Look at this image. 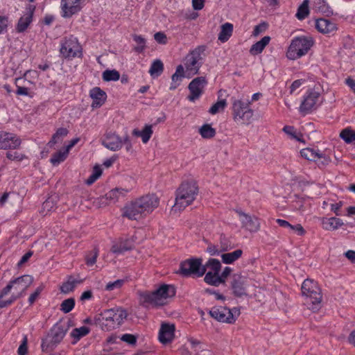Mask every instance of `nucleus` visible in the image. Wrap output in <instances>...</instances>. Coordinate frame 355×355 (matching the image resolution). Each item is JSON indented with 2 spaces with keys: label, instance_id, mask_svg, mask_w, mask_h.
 <instances>
[{
  "label": "nucleus",
  "instance_id": "1",
  "mask_svg": "<svg viewBox=\"0 0 355 355\" xmlns=\"http://www.w3.org/2000/svg\"><path fill=\"white\" fill-rule=\"evenodd\" d=\"M159 203L155 194H148L128 203L123 209L122 216L130 220H139L151 214Z\"/></svg>",
  "mask_w": 355,
  "mask_h": 355
},
{
  "label": "nucleus",
  "instance_id": "2",
  "mask_svg": "<svg viewBox=\"0 0 355 355\" xmlns=\"http://www.w3.org/2000/svg\"><path fill=\"white\" fill-rule=\"evenodd\" d=\"M33 282V277L28 275H22L10 281L0 293V309L10 305L22 297Z\"/></svg>",
  "mask_w": 355,
  "mask_h": 355
},
{
  "label": "nucleus",
  "instance_id": "3",
  "mask_svg": "<svg viewBox=\"0 0 355 355\" xmlns=\"http://www.w3.org/2000/svg\"><path fill=\"white\" fill-rule=\"evenodd\" d=\"M127 316V311L119 307L105 310L95 318V322L99 324L102 330L110 331L119 327Z\"/></svg>",
  "mask_w": 355,
  "mask_h": 355
},
{
  "label": "nucleus",
  "instance_id": "4",
  "mask_svg": "<svg viewBox=\"0 0 355 355\" xmlns=\"http://www.w3.org/2000/svg\"><path fill=\"white\" fill-rule=\"evenodd\" d=\"M198 193V187L193 181L181 184L176 191L175 202L172 211L178 212L190 205Z\"/></svg>",
  "mask_w": 355,
  "mask_h": 355
},
{
  "label": "nucleus",
  "instance_id": "5",
  "mask_svg": "<svg viewBox=\"0 0 355 355\" xmlns=\"http://www.w3.org/2000/svg\"><path fill=\"white\" fill-rule=\"evenodd\" d=\"M301 289L307 309L313 313L318 312L322 308V295L317 282L306 279L302 283Z\"/></svg>",
  "mask_w": 355,
  "mask_h": 355
},
{
  "label": "nucleus",
  "instance_id": "6",
  "mask_svg": "<svg viewBox=\"0 0 355 355\" xmlns=\"http://www.w3.org/2000/svg\"><path fill=\"white\" fill-rule=\"evenodd\" d=\"M175 288L173 285L163 284L153 292L140 293L141 299L144 303H150L155 306H162L168 297L175 295Z\"/></svg>",
  "mask_w": 355,
  "mask_h": 355
},
{
  "label": "nucleus",
  "instance_id": "7",
  "mask_svg": "<svg viewBox=\"0 0 355 355\" xmlns=\"http://www.w3.org/2000/svg\"><path fill=\"white\" fill-rule=\"evenodd\" d=\"M313 44V40L311 37H295L288 49L286 57L289 60H297L306 54Z\"/></svg>",
  "mask_w": 355,
  "mask_h": 355
},
{
  "label": "nucleus",
  "instance_id": "8",
  "mask_svg": "<svg viewBox=\"0 0 355 355\" xmlns=\"http://www.w3.org/2000/svg\"><path fill=\"white\" fill-rule=\"evenodd\" d=\"M69 329L68 325L57 323L53 327L48 335L42 340V349L43 352H50L62 340Z\"/></svg>",
  "mask_w": 355,
  "mask_h": 355
},
{
  "label": "nucleus",
  "instance_id": "9",
  "mask_svg": "<svg viewBox=\"0 0 355 355\" xmlns=\"http://www.w3.org/2000/svg\"><path fill=\"white\" fill-rule=\"evenodd\" d=\"M250 102L245 103L234 99L232 102V117L238 124L248 125L253 118L254 111L250 107Z\"/></svg>",
  "mask_w": 355,
  "mask_h": 355
},
{
  "label": "nucleus",
  "instance_id": "10",
  "mask_svg": "<svg viewBox=\"0 0 355 355\" xmlns=\"http://www.w3.org/2000/svg\"><path fill=\"white\" fill-rule=\"evenodd\" d=\"M179 273L184 277H202L205 269L202 268V258H190L180 263Z\"/></svg>",
  "mask_w": 355,
  "mask_h": 355
},
{
  "label": "nucleus",
  "instance_id": "11",
  "mask_svg": "<svg viewBox=\"0 0 355 355\" xmlns=\"http://www.w3.org/2000/svg\"><path fill=\"white\" fill-rule=\"evenodd\" d=\"M210 316L220 322L234 324L240 315V309H230L226 306H214L209 312Z\"/></svg>",
  "mask_w": 355,
  "mask_h": 355
},
{
  "label": "nucleus",
  "instance_id": "12",
  "mask_svg": "<svg viewBox=\"0 0 355 355\" xmlns=\"http://www.w3.org/2000/svg\"><path fill=\"white\" fill-rule=\"evenodd\" d=\"M205 50V47L204 46H199L186 55L184 60V64L186 72L189 76H193L198 73L199 69L202 65L201 60L202 58L201 55Z\"/></svg>",
  "mask_w": 355,
  "mask_h": 355
},
{
  "label": "nucleus",
  "instance_id": "13",
  "mask_svg": "<svg viewBox=\"0 0 355 355\" xmlns=\"http://www.w3.org/2000/svg\"><path fill=\"white\" fill-rule=\"evenodd\" d=\"M127 190L123 189L115 188L105 193V196H101L94 201V204L98 207H104L110 204H113L123 198Z\"/></svg>",
  "mask_w": 355,
  "mask_h": 355
},
{
  "label": "nucleus",
  "instance_id": "14",
  "mask_svg": "<svg viewBox=\"0 0 355 355\" xmlns=\"http://www.w3.org/2000/svg\"><path fill=\"white\" fill-rule=\"evenodd\" d=\"M320 96V92L319 90H316L315 88L309 89L304 96L299 108L300 112L306 114L316 109V103Z\"/></svg>",
  "mask_w": 355,
  "mask_h": 355
},
{
  "label": "nucleus",
  "instance_id": "15",
  "mask_svg": "<svg viewBox=\"0 0 355 355\" xmlns=\"http://www.w3.org/2000/svg\"><path fill=\"white\" fill-rule=\"evenodd\" d=\"M221 263L218 259L210 258L205 263L202 264V268L205 269V282L211 286H214L215 279L216 278L218 272L221 270Z\"/></svg>",
  "mask_w": 355,
  "mask_h": 355
},
{
  "label": "nucleus",
  "instance_id": "16",
  "mask_svg": "<svg viewBox=\"0 0 355 355\" xmlns=\"http://www.w3.org/2000/svg\"><path fill=\"white\" fill-rule=\"evenodd\" d=\"M230 285L232 293L236 297H241L248 295V277L241 272L233 274Z\"/></svg>",
  "mask_w": 355,
  "mask_h": 355
},
{
  "label": "nucleus",
  "instance_id": "17",
  "mask_svg": "<svg viewBox=\"0 0 355 355\" xmlns=\"http://www.w3.org/2000/svg\"><path fill=\"white\" fill-rule=\"evenodd\" d=\"M236 213L240 217L242 227L250 232L254 233L259 231L261 223L258 217L251 216L241 210H237Z\"/></svg>",
  "mask_w": 355,
  "mask_h": 355
},
{
  "label": "nucleus",
  "instance_id": "18",
  "mask_svg": "<svg viewBox=\"0 0 355 355\" xmlns=\"http://www.w3.org/2000/svg\"><path fill=\"white\" fill-rule=\"evenodd\" d=\"M207 83V81L203 76L197 77L192 80L188 86L190 94L188 96L187 98L190 101H194L199 98L203 93L204 88Z\"/></svg>",
  "mask_w": 355,
  "mask_h": 355
},
{
  "label": "nucleus",
  "instance_id": "19",
  "mask_svg": "<svg viewBox=\"0 0 355 355\" xmlns=\"http://www.w3.org/2000/svg\"><path fill=\"white\" fill-rule=\"evenodd\" d=\"M80 52V46L76 37L73 36L66 39L62 44L60 53L65 58H73Z\"/></svg>",
  "mask_w": 355,
  "mask_h": 355
},
{
  "label": "nucleus",
  "instance_id": "20",
  "mask_svg": "<svg viewBox=\"0 0 355 355\" xmlns=\"http://www.w3.org/2000/svg\"><path fill=\"white\" fill-rule=\"evenodd\" d=\"M21 139L15 134L0 132V149H16L21 145Z\"/></svg>",
  "mask_w": 355,
  "mask_h": 355
},
{
  "label": "nucleus",
  "instance_id": "21",
  "mask_svg": "<svg viewBox=\"0 0 355 355\" xmlns=\"http://www.w3.org/2000/svg\"><path fill=\"white\" fill-rule=\"evenodd\" d=\"M102 144L107 149L112 151H117L122 148V139L114 132H107L102 141Z\"/></svg>",
  "mask_w": 355,
  "mask_h": 355
},
{
  "label": "nucleus",
  "instance_id": "22",
  "mask_svg": "<svg viewBox=\"0 0 355 355\" xmlns=\"http://www.w3.org/2000/svg\"><path fill=\"white\" fill-rule=\"evenodd\" d=\"M62 16L71 17L80 10V0H62Z\"/></svg>",
  "mask_w": 355,
  "mask_h": 355
},
{
  "label": "nucleus",
  "instance_id": "23",
  "mask_svg": "<svg viewBox=\"0 0 355 355\" xmlns=\"http://www.w3.org/2000/svg\"><path fill=\"white\" fill-rule=\"evenodd\" d=\"M175 325L163 323L159 332V340L162 344H168L174 338Z\"/></svg>",
  "mask_w": 355,
  "mask_h": 355
},
{
  "label": "nucleus",
  "instance_id": "24",
  "mask_svg": "<svg viewBox=\"0 0 355 355\" xmlns=\"http://www.w3.org/2000/svg\"><path fill=\"white\" fill-rule=\"evenodd\" d=\"M35 7L33 5H28L26 8V12L21 17L17 23L16 30L19 33H22L26 31L32 21L33 15L35 11Z\"/></svg>",
  "mask_w": 355,
  "mask_h": 355
},
{
  "label": "nucleus",
  "instance_id": "25",
  "mask_svg": "<svg viewBox=\"0 0 355 355\" xmlns=\"http://www.w3.org/2000/svg\"><path fill=\"white\" fill-rule=\"evenodd\" d=\"M89 96L92 99L91 106L93 109L101 107L107 98L106 93L98 87H94L90 90Z\"/></svg>",
  "mask_w": 355,
  "mask_h": 355
},
{
  "label": "nucleus",
  "instance_id": "26",
  "mask_svg": "<svg viewBox=\"0 0 355 355\" xmlns=\"http://www.w3.org/2000/svg\"><path fill=\"white\" fill-rule=\"evenodd\" d=\"M315 28L319 32L323 34H329L337 30V26L335 23L324 18L316 20Z\"/></svg>",
  "mask_w": 355,
  "mask_h": 355
},
{
  "label": "nucleus",
  "instance_id": "27",
  "mask_svg": "<svg viewBox=\"0 0 355 355\" xmlns=\"http://www.w3.org/2000/svg\"><path fill=\"white\" fill-rule=\"evenodd\" d=\"M321 222L322 228L327 231H335L344 225L343 220L336 217L322 218Z\"/></svg>",
  "mask_w": 355,
  "mask_h": 355
},
{
  "label": "nucleus",
  "instance_id": "28",
  "mask_svg": "<svg viewBox=\"0 0 355 355\" xmlns=\"http://www.w3.org/2000/svg\"><path fill=\"white\" fill-rule=\"evenodd\" d=\"M153 131V125L146 124L141 130L134 129L132 135L136 137H140L144 144H146L150 139Z\"/></svg>",
  "mask_w": 355,
  "mask_h": 355
},
{
  "label": "nucleus",
  "instance_id": "29",
  "mask_svg": "<svg viewBox=\"0 0 355 355\" xmlns=\"http://www.w3.org/2000/svg\"><path fill=\"white\" fill-rule=\"evenodd\" d=\"M82 280H77L73 276H69L67 280L60 286V291L67 294L73 291L77 284L82 283Z\"/></svg>",
  "mask_w": 355,
  "mask_h": 355
},
{
  "label": "nucleus",
  "instance_id": "30",
  "mask_svg": "<svg viewBox=\"0 0 355 355\" xmlns=\"http://www.w3.org/2000/svg\"><path fill=\"white\" fill-rule=\"evenodd\" d=\"M243 254V250L241 249H237L232 252L223 253L221 254L222 261L225 264H232Z\"/></svg>",
  "mask_w": 355,
  "mask_h": 355
},
{
  "label": "nucleus",
  "instance_id": "31",
  "mask_svg": "<svg viewBox=\"0 0 355 355\" xmlns=\"http://www.w3.org/2000/svg\"><path fill=\"white\" fill-rule=\"evenodd\" d=\"M233 32V24L229 22L225 23L221 26L220 31L218 34V40L222 42H227L232 36Z\"/></svg>",
  "mask_w": 355,
  "mask_h": 355
},
{
  "label": "nucleus",
  "instance_id": "32",
  "mask_svg": "<svg viewBox=\"0 0 355 355\" xmlns=\"http://www.w3.org/2000/svg\"><path fill=\"white\" fill-rule=\"evenodd\" d=\"M270 41V37L264 36L261 40L257 42L251 46L250 49V53L252 55L261 53L264 48L269 44Z\"/></svg>",
  "mask_w": 355,
  "mask_h": 355
},
{
  "label": "nucleus",
  "instance_id": "33",
  "mask_svg": "<svg viewBox=\"0 0 355 355\" xmlns=\"http://www.w3.org/2000/svg\"><path fill=\"white\" fill-rule=\"evenodd\" d=\"M184 76V70L182 65L180 64L176 68V71L173 74L171 79L172 83L170 89L173 90L176 89L180 84L182 78Z\"/></svg>",
  "mask_w": 355,
  "mask_h": 355
},
{
  "label": "nucleus",
  "instance_id": "34",
  "mask_svg": "<svg viewBox=\"0 0 355 355\" xmlns=\"http://www.w3.org/2000/svg\"><path fill=\"white\" fill-rule=\"evenodd\" d=\"M56 208V200L53 198H49L42 204L40 210L41 214L43 216L47 215L49 213L54 211Z\"/></svg>",
  "mask_w": 355,
  "mask_h": 355
},
{
  "label": "nucleus",
  "instance_id": "35",
  "mask_svg": "<svg viewBox=\"0 0 355 355\" xmlns=\"http://www.w3.org/2000/svg\"><path fill=\"white\" fill-rule=\"evenodd\" d=\"M69 131L65 128H60L57 130L56 132L52 136L51 139L49 141L47 145L51 148L55 144L58 143L60 139L66 137L68 134Z\"/></svg>",
  "mask_w": 355,
  "mask_h": 355
},
{
  "label": "nucleus",
  "instance_id": "36",
  "mask_svg": "<svg viewBox=\"0 0 355 355\" xmlns=\"http://www.w3.org/2000/svg\"><path fill=\"white\" fill-rule=\"evenodd\" d=\"M133 248V244L128 241L121 242L118 244L113 245L111 251L113 253L121 254L125 251L130 250Z\"/></svg>",
  "mask_w": 355,
  "mask_h": 355
},
{
  "label": "nucleus",
  "instance_id": "37",
  "mask_svg": "<svg viewBox=\"0 0 355 355\" xmlns=\"http://www.w3.org/2000/svg\"><path fill=\"white\" fill-rule=\"evenodd\" d=\"M89 328L85 326H83L80 328H76L73 329V331L71 333V336L75 340L72 343L75 344L82 337L87 336L89 333Z\"/></svg>",
  "mask_w": 355,
  "mask_h": 355
},
{
  "label": "nucleus",
  "instance_id": "38",
  "mask_svg": "<svg viewBox=\"0 0 355 355\" xmlns=\"http://www.w3.org/2000/svg\"><path fill=\"white\" fill-rule=\"evenodd\" d=\"M232 272V269L230 267H225L222 271L221 274L218 272L216 278L215 279V282L214 286H218L220 284H223L225 283L227 277L230 275Z\"/></svg>",
  "mask_w": 355,
  "mask_h": 355
},
{
  "label": "nucleus",
  "instance_id": "39",
  "mask_svg": "<svg viewBox=\"0 0 355 355\" xmlns=\"http://www.w3.org/2000/svg\"><path fill=\"white\" fill-rule=\"evenodd\" d=\"M309 0H304L302 3L299 6L295 15V17L298 19L302 20L309 15Z\"/></svg>",
  "mask_w": 355,
  "mask_h": 355
},
{
  "label": "nucleus",
  "instance_id": "40",
  "mask_svg": "<svg viewBox=\"0 0 355 355\" xmlns=\"http://www.w3.org/2000/svg\"><path fill=\"white\" fill-rule=\"evenodd\" d=\"M340 137L347 144H351L355 141V131L351 128H346L340 132Z\"/></svg>",
  "mask_w": 355,
  "mask_h": 355
},
{
  "label": "nucleus",
  "instance_id": "41",
  "mask_svg": "<svg viewBox=\"0 0 355 355\" xmlns=\"http://www.w3.org/2000/svg\"><path fill=\"white\" fill-rule=\"evenodd\" d=\"M68 154L69 153L64 149L63 150H59L52 155L50 162L53 166H57L66 159Z\"/></svg>",
  "mask_w": 355,
  "mask_h": 355
},
{
  "label": "nucleus",
  "instance_id": "42",
  "mask_svg": "<svg viewBox=\"0 0 355 355\" xmlns=\"http://www.w3.org/2000/svg\"><path fill=\"white\" fill-rule=\"evenodd\" d=\"M164 70V65L160 60H155L149 69V73L151 76H159Z\"/></svg>",
  "mask_w": 355,
  "mask_h": 355
},
{
  "label": "nucleus",
  "instance_id": "43",
  "mask_svg": "<svg viewBox=\"0 0 355 355\" xmlns=\"http://www.w3.org/2000/svg\"><path fill=\"white\" fill-rule=\"evenodd\" d=\"M199 132L202 138L211 139L215 136L216 130L209 124H205L199 129Z\"/></svg>",
  "mask_w": 355,
  "mask_h": 355
},
{
  "label": "nucleus",
  "instance_id": "44",
  "mask_svg": "<svg viewBox=\"0 0 355 355\" xmlns=\"http://www.w3.org/2000/svg\"><path fill=\"white\" fill-rule=\"evenodd\" d=\"M103 79L104 81H116L120 78V73L118 71L113 70H105L103 73Z\"/></svg>",
  "mask_w": 355,
  "mask_h": 355
},
{
  "label": "nucleus",
  "instance_id": "45",
  "mask_svg": "<svg viewBox=\"0 0 355 355\" xmlns=\"http://www.w3.org/2000/svg\"><path fill=\"white\" fill-rule=\"evenodd\" d=\"M102 168L99 165H96L94 168L92 173L91 175L87 179L85 183L87 185L92 184L97 179H98L102 175Z\"/></svg>",
  "mask_w": 355,
  "mask_h": 355
},
{
  "label": "nucleus",
  "instance_id": "46",
  "mask_svg": "<svg viewBox=\"0 0 355 355\" xmlns=\"http://www.w3.org/2000/svg\"><path fill=\"white\" fill-rule=\"evenodd\" d=\"M302 157L310 161H316L317 157L319 156V153L315 151L312 148H304L300 151Z\"/></svg>",
  "mask_w": 355,
  "mask_h": 355
},
{
  "label": "nucleus",
  "instance_id": "47",
  "mask_svg": "<svg viewBox=\"0 0 355 355\" xmlns=\"http://www.w3.org/2000/svg\"><path fill=\"white\" fill-rule=\"evenodd\" d=\"M75 306V300L72 297L64 300L60 304V310L64 313H69Z\"/></svg>",
  "mask_w": 355,
  "mask_h": 355
},
{
  "label": "nucleus",
  "instance_id": "48",
  "mask_svg": "<svg viewBox=\"0 0 355 355\" xmlns=\"http://www.w3.org/2000/svg\"><path fill=\"white\" fill-rule=\"evenodd\" d=\"M226 105L227 102L225 99L219 100L210 107L209 112L211 114H216L220 110H223Z\"/></svg>",
  "mask_w": 355,
  "mask_h": 355
},
{
  "label": "nucleus",
  "instance_id": "49",
  "mask_svg": "<svg viewBox=\"0 0 355 355\" xmlns=\"http://www.w3.org/2000/svg\"><path fill=\"white\" fill-rule=\"evenodd\" d=\"M134 41L138 44L135 47V51L141 53L144 51L146 44V40L141 35H133Z\"/></svg>",
  "mask_w": 355,
  "mask_h": 355
},
{
  "label": "nucleus",
  "instance_id": "50",
  "mask_svg": "<svg viewBox=\"0 0 355 355\" xmlns=\"http://www.w3.org/2000/svg\"><path fill=\"white\" fill-rule=\"evenodd\" d=\"M205 252L210 256H218L222 253L221 250L218 245L212 244L211 243L208 244Z\"/></svg>",
  "mask_w": 355,
  "mask_h": 355
},
{
  "label": "nucleus",
  "instance_id": "51",
  "mask_svg": "<svg viewBox=\"0 0 355 355\" xmlns=\"http://www.w3.org/2000/svg\"><path fill=\"white\" fill-rule=\"evenodd\" d=\"M316 161L318 162L317 164L318 167L322 168L331 162V158L319 153V156L317 157Z\"/></svg>",
  "mask_w": 355,
  "mask_h": 355
},
{
  "label": "nucleus",
  "instance_id": "52",
  "mask_svg": "<svg viewBox=\"0 0 355 355\" xmlns=\"http://www.w3.org/2000/svg\"><path fill=\"white\" fill-rule=\"evenodd\" d=\"M123 284L124 280L123 279H117L113 282H109L105 286V290L110 291L116 288H120Z\"/></svg>",
  "mask_w": 355,
  "mask_h": 355
},
{
  "label": "nucleus",
  "instance_id": "53",
  "mask_svg": "<svg viewBox=\"0 0 355 355\" xmlns=\"http://www.w3.org/2000/svg\"><path fill=\"white\" fill-rule=\"evenodd\" d=\"M6 157L12 161H21L26 157L24 154L18 152H8L6 153Z\"/></svg>",
  "mask_w": 355,
  "mask_h": 355
},
{
  "label": "nucleus",
  "instance_id": "54",
  "mask_svg": "<svg viewBox=\"0 0 355 355\" xmlns=\"http://www.w3.org/2000/svg\"><path fill=\"white\" fill-rule=\"evenodd\" d=\"M188 341L191 345V348L195 351L196 353L199 352L202 348V343L196 338L192 337L188 338Z\"/></svg>",
  "mask_w": 355,
  "mask_h": 355
},
{
  "label": "nucleus",
  "instance_id": "55",
  "mask_svg": "<svg viewBox=\"0 0 355 355\" xmlns=\"http://www.w3.org/2000/svg\"><path fill=\"white\" fill-rule=\"evenodd\" d=\"M98 257L97 251H94L87 254L85 257V261L87 266H93L96 261Z\"/></svg>",
  "mask_w": 355,
  "mask_h": 355
},
{
  "label": "nucleus",
  "instance_id": "56",
  "mask_svg": "<svg viewBox=\"0 0 355 355\" xmlns=\"http://www.w3.org/2000/svg\"><path fill=\"white\" fill-rule=\"evenodd\" d=\"M28 339L27 336H25L23 338L22 343L18 348L17 353L18 355H26L28 352L27 347Z\"/></svg>",
  "mask_w": 355,
  "mask_h": 355
},
{
  "label": "nucleus",
  "instance_id": "57",
  "mask_svg": "<svg viewBox=\"0 0 355 355\" xmlns=\"http://www.w3.org/2000/svg\"><path fill=\"white\" fill-rule=\"evenodd\" d=\"M121 340L130 345H135L137 343V337L135 335L130 334H123L121 336Z\"/></svg>",
  "mask_w": 355,
  "mask_h": 355
},
{
  "label": "nucleus",
  "instance_id": "58",
  "mask_svg": "<svg viewBox=\"0 0 355 355\" xmlns=\"http://www.w3.org/2000/svg\"><path fill=\"white\" fill-rule=\"evenodd\" d=\"M154 39L156 42L161 44H166L167 43V37L163 32H157L154 35Z\"/></svg>",
  "mask_w": 355,
  "mask_h": 355
},
{
  "label": "nucleus",
  "instance_id": "59",
  "mask_svg": "<svg viewBox=\"0 0 355 355\" xmlns=\"http://www.w3.org/2000/svg\"><path fill=\"white\" fill-rule=\"evenodd\" d=\"M268 28V24L266 22H262L259 25L256 26L254 28L253 35L254 36L259 35L260 33H263Z\"/></svg>",
  "mask_w": 355,
  "mask_h": 355
},
{
  "label": "nucleus",
  "instance_id": "60",
  "mask_svg": "<svg viewBox=\"0 0 355 355\" xmlns=\"http://www.w3.org/2000/svg\"><path fill=\"white\" fill-rule=\"evenodd\" d=\"M283 131L286 134L290 135L292 138L295 139H297L298 141H300V138L296 135V132H295V130L294 127L289 126V125H286V126L284 127Z\"/></svg>",
  "mask_w": 355,
  "mask_h": 355
},
{
  "label": "nucleus",
  "instance_id": "61",
  "mask_svg": "<svg viewBox=\"0 0 355 355\" xmlns=\"http://www.w3.org/2000/svg\"><path fill=\"white\" fill-rule=\"evenodd\" d=\"M289 229L296 232L298 235L300 236H302L306 233L305 230L300 224H297L295 225H293L291 224Z\"/></svg>",
  "mask_w": 355,
  "mask_h": 355
},
{
  "label": "nucleus",
  "instance_id": "62",
  "mask_svg": "<svg viewBox=\"0 0 355 355\" xmlns=\"http://www.w3.org/2000/svg\"><path fill=\"white\" fill-rule=\"evenodd\" d=\"M42 288L39 287L37 288L35 291L34 293H33L29 298H28V302L29 304L31 305L33 304L35 300H37V298L38 297V296L40 295L41 291H42Z\"/></svg>",
  "mask_w": 355,
  "mask_h": 355
},
{
  "label": "nucleus",
  "instance_id": "63",
  "mask_svg": "<svg viewBox=\"0 0 355 355\" xmlns=\"http://www.w3.org/2000/svg\"><path fill=\"white\" fill-rule=\"evenodd\" d=\"M205 0H192V6L196 10H200L204 8Z\"/></svg>",
  "mask_w": 355,
  "mask_h": 355
},
{
  "label": "nucleus",
  "instance_id": "64",
  "mask_svg": "<svg viewBox=\"0 0 355 355\" xmlns=\"http://www.w3.org/2000/svg\"><path fill=\"white\" fill-rule=\"evenodd\" d=\"M219 248L221 250L222 252H227L232 249L231 245L225 239H220V245L219 246Z\"/></svg>",
  "mask_w": 355,
  "mask_h": 355
}]
</instances>
